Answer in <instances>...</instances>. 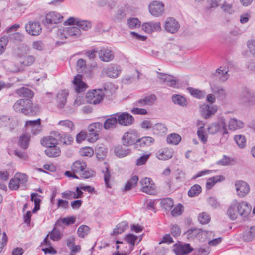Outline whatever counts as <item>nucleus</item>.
Returning a JSON list of instances; mask_svg holds the SVG:
<instances>
[{
  "mask_svg": "<svg viewBox=\"0 0 255 255\" xmlns=\"http://www.w3.org/2000/svg\"><path fill=\"white\" fill-rule=\"evenodd\" d=\"M208 130L209 133L212 134L217 132H221L222 135L227 134L228 131L225 119L223 117H220L217 122L210 124L208 126Z\"/></svg>",
  "mask_w": 255,
  "mask_h": 255,
  "instance_id": "1",
  "label": "nucleus"
},
{
  "mask_svg": "<svg viewBox=\"0 0 255 255\" xmlns=\"http://www.w3.org/2000/svg\"><path fill=\"white\" fill-rule=\"evenodd\" d=\"M104 95L101 89H95L86 93V100L90 104L96 105L102 101Z\"/></svg>",
  "mask_w": 255,
  "mask_h": 255,
  "instance_id": "2",
  "label": "nucleus"
},
{
  "mask_svg": "<svg viewBox=\"0 0 255 255\" xmlns=\"http://www.w3.org/2000/svg\"><path fill=\"white\" fill-rule=\"evenodd\" d=\"M140 183L142 187L140 190L149 195H155L157 191L156 186L151 178L145 177L142 179Z\"/></svg>",
  "mask_w": 255,
  "mask_h": 255,
  "instance_id": "3",
  "label": "nucleus"
},
{
  "mask_svg": "<svg viewBox=\"0 0 255 255\" xmlns=\"http://www.w3.org/2000/svg\"><path fill=\"white\" fill-rule=\"evenodd\" d=\"M114 116L117 117L119 124L122 126L130 125L134 121L133 116L127 112L116 113Z\"/></svg>",
  "mask_w": 255,
  "mask_h": 255,
  "instance_id": "4",
  "label": "nucleus"
},
{
  "mask_svg": "<svg viewBox=\"0 0 255 255\" xmlns=\"http://www.w3.org/2000/svg\"><path fill=\"white\" fill-rule=\"evenodd\" d=\"M103 127V124L100 122H95L91 124L88 127V130L90 135H92L91 138L88 140L91 142H94L98 139L99 133Z\"/></svg>",
  "mask_w": 255,
  "mask_h": 255,
  "instance_id": "5",
  "label": "nucleus"
},
{
  "mask_svg": "<svg viewBox=\"0 0 255 255\" xmlns=\"http://www.w3.org/2000/svg\"><path fill=\"white\" fill-rule=\"evenodd\" d=\"M121 72V69L119 66L111 64L102 69V74L111 78H116L119 76Z\"/></svg>",
  "mask_w": 255,
  "mask_h": 255,
  "instance_id": "6",
  "label": "nucleus"
},
{
  "mask_svg": "<svg viewBox=\"0 0 255 255\" xmlns=\"http://www.w3.org/2000/svg\"><path fill=\"white\" fill-rule=\"evenodd\" d=\"M65 25H76L79 29L87 31L91 27V23L87 20H80L74 17H70L65 21Z\"/></svg>",
  "mask_w": 255,
  "mask_h": 255,
  "instance_id": "7",
  "label": "nucleus"
},
{
  "mask_svg": "<svg viewBox=\"0 0 255 255\" xmlns=\"http://www.w3.org/2000/svg\"><path fill=\"white\" fill-rule=\"evenodd\" d=\"M149 10L151 14L154 16H161L164 11V4L159 1H154L149 4Z\"/></svg>",
  "mask_w": 255,
  "mask_h": 255,
  "instance_id": "8",
  "label": "nucleus"
},
{
  "mask_svg": "<svg viewBox=\"0 0 255 255\" xmlns=\"http://www.w3.org/2000/svg\"><path fill=\"white\" fill-rule=\"evenodd\" d=\"M122 142L124 145L130 146L135 143L138 140L137 133L134 130L129 131L124 134L122 137Z\"/></svg>",
  "mask_w": 255,
  "mask_h": 255,
  "instance_id": "9",
  "label": "nucleus"
},
{
  "mask_svg": "<svg viewBox=\"0 0 255 255\" xmlns=\"http://www.w3.org/2000/svg\"><path fill=\"white\" fill-rule=\"evenodd\" d=\"M235 186L237 195L240 197H245L250 191L249 186L245 181L242 180L236 181L235 183Z\"/></svg>",
  "mask_w": 255,
  "mask_h": 255,
  "instance_id": "10",
  "label": "nucleus"
},
{
  "mask_svg": "<svg viewBox=\"0 0 255 255\" xmlns=\"http://www.w3.org/2000/svg\"><path fill=\"white\" fill-rule=\"evenodd\" d=\"M241 101L248 105H253L255 103V94L249 89L245 88L240 95Z\"/></svg>",
  "mask_w": 255,
  "mask_h": 255,
  "instance_id": "11",
  "label": "nucleus"
},
{
  "mask_svg": "<svg viewBox=\"0 0 255 255\" xmlns=\"http://www.w3.org/2000/svg\"><path fill=\"white\" fill-rule=\"evenodd\" d=\"M81 34V30L79 29V27L77 25L70 26L67 27L63 30L62 33L61 34V37L67 38L69 37L73 38H77L79 37Z\"/></svg>",
  "mask_w": 255,
  "mask_h": 255,
  "instance_id": "12",
  "label": "nucleus"
},
{
  "mask_svg": "<svg viewBox=\"0 0 255 255\" xmlns=\"http://www.w3.org/2000/svg\"><path fill=\"white\" fill-rule=\"evenodd\" d=\"M26 32L31 35L38 36L42 31L40 24L38 22H29L25 26Z\"/></svg>",
  "mask_w": 255,
  "mask_h": 255,
  "instance_id": "13",
  "label": "nucleus"
},
{
  "mask_svg": "<svg viewBox=\"0 0 255 255\" xmlns=\"http://www.w3.org/2000/svg\"><path fill=\"white\" fill-rule=\"evenodd\" d=\"M25 126L30 128L31 133L34 135L38 134L42 130L40 119L27 121Z\"/></svg>",
  "mask_w": 255,
  "mask_h": 255,
  "instance_id": "14",
  "label": "nucleus"
},
{
  "mask_svg": "<svg viewBox=\"0 0 255 255\" xmlns=\"http://www.w3.org/2000/svg\"><path fill=\"white\" fill-rule=\"evenodd\" d=\"M201 113L202 116L205 119H208L214 115L217 111V107L215 105L203 104L201 106Z\"/></svg>",
  "mask_w": 255,
  "mask_h": 255,
  "instance_id": "15",
  "label": "nucleus"
},
{
  "mask_svg": "<svg viewBox=\"0 0 255 255\" xmlns=\"http://www.w3.org/2000/svg\"><path fill=\"white\" fill-rule=\"evenodd\" d=\"M50 236V238L54 241L60 240L62 237L61 232L59 230L54 227L53 230L46 236L44 240V243L42 245H45L47 246H50L51 243L48 239V236Z\"/></svg>",
  "mask_w": 255,
  "mask_h": 255,
  "instance_id": "16",
  "label": "nucleus"
},
{
  "mask_svg": "<svg viewBox=\"0 0 255 255\" xmlns=\"http://www.w3.org/2000/svg\"><path fill=\"white\" fill-rule=\"evenodd\" d=\"M179 27V23L173 18H168L165 22V29L169 33H176L178 30Z\"/></svg>",
  "mask_w": 255,
  "mask_h": 255,
  "instance_id": "17",
  "label": "nucleus"
},
{
  "mask_svg": "<svg viewBox=\"0 0 255 255\" xmlns=\"http://www.w3.org/2000/svg\"><path fill=\"white\" fill-rule=\"evenodd\" d=\"M99 59L105 62L112 61L114 57L115 54L113 51L108 48H102L98 52Z\"/></svg>",
  "mask_w": 255,
  "mask_h": 255,
  "instance_id": "18",
  "label": "nucleus"
},
{
  "mask_svg": "<svg viewBox=\"0 0 255 255\" xmlns=\"http://www.w3.org/2000/svg\"><path fill=\"white\" fill-rule=\"evenodd\" d=\"M158 77L163 83H166L169 86L176 87L177 80L172 75L162 73H158Z\"/></svg>",
  "mask_w": 255,
  "mask_h": 255,
  "instance_id": "19",
  "label": "nucleus"
},
{
  "mask_svg": "<svg viewBox=\"0 0 255 255\" xmlns=\"http://www.w3.org/2000/svg\"><path fill=\"white\" fill-rule=\"evenodd\" d=\"M73 83L75 90L77 93L85 91L88 87L87 84L82 81V75L79 74H77L74 77Z\"/></svg>",
  "mask_w": 255,
  "mask_h": 255,
  "instance_id": "20",
  "label": "nucleus"
},
{
  "mask_svg": "<svg viewBox=\"0 0 255 255\" xmlns=\"http://www.w3.org/2000/svg\"><path fill=\"white\" fill-rule=\"evenodd\" d=\"M73 83L75 90L77 93L85 91L88 87L87 84L82 81V75L79 74H77L74 77Z\"/></svg>",
  "mask_w": 255,
  "mask_h": 255,
  "instance_id": "21",
  "label": "nucleus"
},
{
  "mask_svg": "<svg viewBox=\"0 0 255 255\" xmlns=\"http://www.w3.org/2000/svg\"><path fill=\"white\" fill-rule=\"evenodd\" d=\"M63 19V16L56 12H51L46 14L45 22L48 24H56L60 23Z\"/></svg>",
  "mask_w": 255,
  "mask_h": 255,
  "instance_id": "22",
  "label": "nucleus"
},
{
  "mask_svg": "<svg viewBox=\"0 0 255 255\" xmlns=\"http://www.w3.org/2000/svg\"><path fill=\"white\" fill-rule=\"evenodd\" d=\"M31 103V100L28 99H20L17 100L13 105V109L17 112L23 113V111L25 110L26 104L29 105Z\"/></svg>",
  "mask_w": 255,
  "mask_h": 255,
  "instance_id": "23",
  "label": "nucleus"
},
{
  "mask_svg": "<svg viewBox=\"0 0 255 255\" xmlns=\"http://www.w3.org/2000/svg\"><path fill=\"white\" fill-rule=\"evenodd\" d=\"M142 27L143 30L148 33L161 30V24L159 22L145 23L142 25Z\"/></svg>",
  "mask_w": 255,
  "mask_h": 255,
  "instance_id": "24",
  "label": "nucleus"
},
{
  "mask_svg": "<svg viewBox=\"0 0 255 255\" xmlns=\"http://www.w3.org/2000/svg\"><path fill=\"white\" fill-rule=\"evenodd\" d=\"M238 212L242 217H247L251 211V206L245 202H238Z\"/></svg>",
  "mask_w": 255,
  "mask_h": 255,
  "instance_id": "25",
  "label": "nucleus"
},
{
  "mask_svg": "<svg viewBox=\"0 0 255 255\" xmlns=\"http://www.w3.org/2000/svg\"><path fill=\"white\" fill-rule=\"evenodd\" d=\"M244 127V123L235 118H231L228 122V128L230 130L235 131L240 129Z\"/></svg>",
  "mask_w": 255,
  "mask_h": 255,
  "instance_id": "26",
  "label": "nucleus"
},
{
  "mask_svg": "<svg viewBox=\"0 0 255 255\" xmlns=\"http://www.w3.org/2000/svg\"><path fill=\"white\" fill-rule=\"evenodd\" d=\"M118 124L117 117L113 114L105 120L103 126L105 129H111L117 128Z\"/></svg>",
  "mask_w": 255,
  "mask_h": 255,
  "instance_id": "27",
  "label": "nucleus"
},
{
  "mask_svg": "<svg viewBox=\"0 0 255 255\" xmlns=\"http://www.w3.org/2000/svg\"><path fill=\"white\" fill-rule=\"evenodd\" d=\"M238 208V204L237 201H233L227 211V214L230 219L234 220L237 218L238 215H239Z\"/></svg>",
  "mask_w": 255,
  "mask_h": 255,
  "instance_id": "28",
  "label": "nucleus"
},
{
  "mask_svg": "<svg viewBox=\"0 0 255 255\" xmlns=\"http://www.w3.org/2000/svg\"><path fill=\"white\" fill-rule=\"evenodd\" d=\"M193 249L189 244L179 245L176 246L174 251L177 255H185L192 251Z\"/></svg>",
  "mask_w": 255,
  "mask_h": 255,
  "instance_id": "29",
  "label": "nucleus"
},
{
  "mask_svg": "<svg viewBox=\"0 0 255 255\" xmlns=\"http://www.w3.org/2000/svg\"><path fill=\"white\" fill-rule=\"evenodd\" d=\"M154 142V139L149 136L143 137L140 139L138 138V140L136 142V148L139 146L141 148H144L150 146Z\"/></svg>",
  "mask_w": 255,
  "mask_h": 255,
  "instance_id": "30",
  "label": "nucleus"
},
{
  "mask_svg": "<svg viewBox=\"0 0 255 255\" xmlns=\"http://www.w3.org/2000/svg\"><path fill=\"white\" fill-rule=\"evenodd\" d=\"M68 93L65 90L61 91L57 95V106L59 108H62L65 105L67 102V97Z\"/></svg>",
  "mask_w": 255,
  "mask_h": 255,
  "instance_id": "31",
  "label": "nucleus"
},
{
  "mask_svg": "<svg viewBox=\"0 0 255 255\" xmlns=\"http://www.w3.org/2000/svg\"><path fill=\"white\" fill-rule=\"evenodd\" d=\"M41 144L47 148H51L58 144L57 140L54 137L49 136L44 137L41 140Z\"/></svg>",
  "mask_w": 255,
  "mask_h": 255,
  "instance_id": "32",
  "label": "nucleus"
},
{
  "mask_svg": "<svg viewBox=\"0 0 255 255\" xmlns=\"http://www.w3.org/2000/svg\"><path fill=\"white\" fill-rule=\"evenodd\" d=\"M16 93L20 97L27 98L29 99L34 96V92L26 87H21L16 90Z\"/></svg>",
  "mask_w": 255,
  "mask_h": 255,
  "instance_id": "33",
  "label": "nucleus"
},
{
  "mask_svg": "<svg viewBox=\"0 0 255 255\" xmlns=\"http://www.w3.org/2000/svg\"><path fill=\"white\" fill-rule=\"evenodd\" d=\"M28 106L26 104L25 110L23 111V114L26 115H34L39 112V106L38 105H33L31 101V104Z\"/></svg>",
  "mask_w": 255,
  "mask_h": 255,
  "instance_id": "34",
  "label": "nucleus"
},
{
  "mask_svg": "<svg viewBox=\"0 0 255 255\" xmlns=\"http://www.w3.org/2000/svg\"><path fill=\"white\" fill-rule=\"evenodd\" d=\"M153 132L154 134L162 135L167 131L165 125L162 123H158L153 127Z\"/></svg>",
  "mask_w": 255,
  "mask_h": 255,
  "instance_id": "35",
  "label": "nucleus"
},
{
  "mask_svg": "<svg viewBox=\"0 0 255 255\" xmlns=\"http://www.w3.org/2000/svg\"><path fill=\"white\" fill-rule=\"evenodd\" d=\"M86 167V164L84 161L78 160L73 163L71 169L73 173H80L85 170Z\"/></svg>",
  "mask_w": 255,
  "mask_h": 255,
  "instance_id": "36",
  "label": "nucleus"
},
{
  "mask_svg": "<svg viewBox=\"0 0 255 255\" xmlns=\"http://www.w3.org/2000/svg\"><path fill=\"white\" fill-rule=\"evenodd\" d=\"M225 177L222 175H217L208 179L206 184V187L207 189H210L216 183L223 181Z\"/></svg>",
  "mask_w": 255,
  "mask_h": 255,
  "instance_id": "37",
  "label": "nucleus"
},
{
  "mask_svg": "<svg viewBox=\"0 0 255 255\" xmlns=\"http://www.w3.org/2000/svg\"><path fill=\"white\" fill-rule=\"evenodd\" d=\"M15 123L13 119H11L5 115L0 116V127L9 126L11 130L13 129L12 123Z\"/></svg>",
  "mask_w": 255,
  "mask_h": 255,
  "instance_id": "38",
  "label": "nucleus"
},
{
  "mask_svg": "<svg viewBox=\"0 0 255 255\" xmlns=\"http://www.w3.org/2000/svg\"><path fill=\"white\" fill-rule=\"evenodd\" d=\"M214 75L223 82L226 81L229 77L228 71L222 69L221 67L216 70L215 72L214 73Z\"/></svg>",
  "mask_w": 255,
  "mask_h": 255,
  "instance_id": "39",
  "label": "nucleus"
},
{
  "mask_svg": "<svg viewBox=\"0 0 255 255\" xmlns=\"http://www.w3.org/2000/svg\"><path fill=\"white\" fill-rule=\"evenodd\" d=\"M45 154L49 157H56L60 156L61 150L57 145L47 148L45 150Z\"/></svg>",
  "mask_w": 255,
  "mask_h": 255,
  "instance_id": "40",
  "label": "nucleus"
},
{
  "mask_svg": "<svg viewBox=\"0 0 255 255\" xmlns=\"http://www.w3.org/2000/svg\"><path fill=\"white\" fill-rule=\"evenodd\" d=\"M138 181L137 176H133L131 179L127 182L124 187V191H128L131 189L133 187H135Z\"/></svg>",
  "mask_w": 255,
  "mask_h": 255,
  "instance_id": "41",
  "label": "nucleus"
},
{
  "mask_svg": "<svg viewBox=\"0 0 255 255\" xmlns=\"http://www.w3.org/2000/svg\"><path fill=\"white\" fill-rule=\"evenodd\" d=\"M128 228V223L127 221H123L117 225L116 228L113 231L112 235H116L121 234Z\"/></svg>",
  "mask_w": 255,
  "mask_h": 255,
  "instance_id": "42",
  "label": "nucleus"
},
{
  "mask_svg": "<svg viewBox=\"0 0 255 255\" xmlns=\"http://www.w3.org/2000/svg\"><path fill=\"white\" fill-rule=\"evenodd\" d=\"M172 100L175 104L179 105L182 107H185L187 105L186 99L180 95H173L172 96Z\"/></svg>",
  "mask_w": 255,
  "mask_h": 255,
  "instance_id": "43",
  "label": "nucleus"
},
{
  "mask_svg": "<svg viewBox=\"0 0 255 255\" xmlns=\"http://www.w3.org/2000/svg\"><path fill=\"white\" fill-rule=\"evenodd\" d=\"M35 58L32 55H25L20 57V63L25 66L31 65L35 61Z\"/></svg>",
  "mask_w": 255,
  "mask_h": 255,
  "instance_id": "44",
  "label": "nucleus"
},
{
  "mask_svg": "<svg viewBox=\"0 0 255 255\" xmlns=\"http://www.w3.org/2000/svg\"><path fill=\"white\" fill-rule=\"evenodd\" d=\"M202 230L198 228H192L188 230L184 234L186 235L187 239H193L202 233Z\"/></svg>",
  "mask_w": 255,
  "mask_h": 255,
  "instance_id": "45",
  "label": "nucleus"
},
{
  "mask_svg": "<svg viewBox=\"0 0 255 255\" xmlns=\"http://www.w3.org/2000/svg\"><path fill=\"white\" fill-rule=\"evenodd\" d=\"M181 136L176 133H172L169 135L167 138V142L169 144L177 145L181 141Z\"/></svg>",
  "mask_w": 255,
  "mask_h": 255,
  "instance_id": "46",
  "label": "nucleus"
},
{
  "mask_svg": "<svg viewBox=\"0 0 255 255\" xmlns=\"http://www.w3.org/2000/svg\"><path fill=\"white\" fill-rule=\"evenodd\" d=\"M30 136L26 134H23L20 137L19 140V144L21 148L25 149L28 147L30 141Z\"/></svg>",
  "mask_w": 255,
  "mask_h": 255,
  "instance_id": "47",
  "label": "nucleus"
},
{
  "mask_svg": "<svg viewBox=\"0 0 255 255\" xmlns=\"http://www.w3.org/2000/svg\"><path fill=\"white\" fill-rule=\"evenodd\" d=\"M187 90L189 92L191 95L195 98L201 99L203 98L205 96V92L203 91L192 87H188Z\"/></svg>",
  "mask_w": 255,
  "mask_h": 255,
  "instance_id": "48",
  "label": "nucleus"
},
{
  "mask_svg": "<svg viewBox=\"0 0 255 255\" xmlns=\"http://www.w3.org/2000/svg\"><path fill=\"white\" fill-rule=\"evenodd\" d=\"M202 188L199 185L195 184L192 186L188 191V195L189 197L198 196L201 192Z\"/></svg>",
  "mask_w": 255,
  "mask_h": 255,
  "instance_id": "49",
  "label": "nucleus"
},
{
  "mask_svg": "<svg viewBox=\"0 0 255 255\" xmlns=\"http://www.w3.org/2000/svg\"><path fill=\"white\" fill-rule=\"evenodd\" d=\"M161 205L166 210H170L174 205L173 200L169 198L163 199L161 201Z\"/></svg>",
  "mask_w": 255,
  "mask_h": 255,
  "instance_id": "50",
  "label": "nucleus"
},
{
  "mask_svg": "<svg viewBox=\"0 0 255 255\" xmlns=\"http://www.w3.org/2000/svg\"><path fill=\"white\" fill-rule=\"evenodd\" d=\"M130 152L129 149H124L122 147H118L115 149L116 156L120 158L128 155Z\"/></svg>",
  "mask_w": 255,
  "mask_h": 255,
  "instance_id": "51",
  "label": "nucleus"
},
{
  "mask_svg": "<svg viewBox=\"0 0 255 255\" xmlns=\"http://www.w3.org/2000/svg\"><path fill=\"white\" fill-rule=\"evenodd\" d=\"M90 231V228L85 225H81L78 229L77 234L78 236L81 238H84L88 235Z\"/></svg>",
  "mask_w": 255,
  "mask_h": 255,
  "instance_id": "52",
  "label": "nucleus"
},
{
  "mask_svg": "<svg viewBox=\"0 0 255 255\" xmlns=\"http://www.w3.org/2000/svg\"><path fill=\"white\" fill-rule=\"evenodd\" d=\"M234 140L240 148H243L245 147L246 140L244 136L242 135H236L234 137Z\"/></svg>",
  "mask_w": 255,
  "mask_h": 255,
  "instance_id": "53",
  "label": "nucleus"
},
{
  "mask_svg": "<svg viewBox=\"0 0 255 255\" xmlns=\"http://www.w3.org/2000/svg\"><path fill=\"white\" fill-rule=\"evenodd\" d=\"M233 161L234 160L232 158L226 155H224L221 159L216 162V164L221 166H228L230 165Z\"/></svg>",
  "mask_w": 255,
  "mask_h": 255,
  "instance_id": "54",
  "label": "nucleus"
},
{
  "mask_svg": "<svg viewBox=\"0 0 255 255\" xmlns=\"http://www.w3.org/2000/svg\"><path fill=\"white\" fill-rule=\"evenodd\" d=\"M79 153L82 156L90 157L93 155L94 151L91 147H85L81 149L79 151Z\"/></svg>",
  "mask_w": 255,
  "mask_h": 255,
  "instance_id": "55",
  "label": "nucleus"
},
{
  "mask_svg": "<svg viewBox=\"0 0 255 255\" xmlns=\"http://www.w3.org/2000/svg\"><path fill=\"white\" fill-rule=\"evenodd\" d=\"M128 24L129 28L134 29L140 26V22L136 18H130L128 20Z\"/></svg>",
  "mask_w": 255,
  "mask_h": 255,
  "instance_id": "56",
  "label": "nucleus"
},
{
  "mask_svg": "<svg viewBox=\"0 0 255 255\" xmlns=\"http://www.w3.org/2000/svg\"><path fill=\"white\" fill-rule=\"evenodd\" d=\"M15 177L21 185H25L28 181V177L26 174L17 173Z\"/></svg>",
  "mask_w": 255,
  "mask_h": 255,
  "instance_id": "57",
  "label": "nucleus"
},
{
  "mask_svg": "<svg viewBox=\"0 0 255 255\" xmlns=\"http://www.w3.org/2000/svg\"><path fill=\"white\" fill-rule=\"evenodd\" d=\"M58 125L67 128L70 131H72L74 128L73 123L68 120H61L58 122Z\"/></svg>",
  "mask_w": 255,
  "mask_h": 255,
  "instance_id": "58",
  "label": "nucleus"
},
{
  "mask_svg": "<svg viewBox=\"0 0 255 255\" xmlns=\"http://www.w3.org/2000/svg\"><path fill=\"white\" fill-rule=\"evenodd\" d=\"M198 220L202 224H207L210 220V217L206 212H202L198 216Z\"/></svg>",
  "mask_w": 255,
  "mask_h": 255,
  "instance_id": "59",
  "label": "nucleus"
},
{
  "mask_svg": "<svg viewBox=\"0 0 255 255\" xmlns=\"http://www.w3.org/2000/svg\"><path fill=\"white\" fill-rule=\"evenodd\" d=\"M76 67L77 72L82 73L86 67V61L83 59H79L77 62Z\"/></svg>",
  "mask_w": 255,
  "mask_h": 255,
  "instance_id": "60",
  "label": "nucleus"
},
{
  "mask_svg": "<svg viewBox=\"0 0 255 255\" xmlns=\"http://www.w3.org/2000/svg\"><path fill=\"white\" fill-rule=\"evenodd\" d=\"M8 40L5 36L1 37L0 39V54H2L6 50Z\"/></svg>",
  "mask_w": 255,
  "mask_h": 255,
  "instance_id": "61",
  "label": "nucleus"
},
{
  "mask_svg": "<svg viewBox=\"0 0 255 255\" xmlns=\"http://www.w3.org/2000/svg\"><path fill=\"white\" fill-rule=\"evenodd\" d=\"M197 135L198 138L203 143H206L207 141V136L204 134V127L201 126L197 131Z\"/></svg>",
  "mask_w": 255,
  "mask_h": 255,
  "instance_id": "62",
  "label": "nucleus"
},
{
  "mask_svg": "<svg viewBox=\"0 0 255 255\" xmlns=\"http://www.w3.org/2000/svg\"><path fill=\"white\" fill-rule=\"evenodd\" d=\"M9 38L13 42H20L22 41L23 38V36L22 34L19 32H15L10 35Z\"/></svg>",
  "mask_w": 255,
  "mask_h": 255,
  "instance_id": "63",
  "label": "nucleus"
},
{
  "mask_svg": "<svg viewBox=\"0 0 255 255\" xmlns=\"http://www.w3.org/2000/svg\"><path fill=\"white\" fill-rule=\"evenodd\" d=\"M248 48L250 52L255 57V40H249L247 43Z\"/></svg>",
  "mask_w": 255,
  "mask_h": 255,
  "instance_id": "64",
  "label": "nucleus"
}]
</instances>
